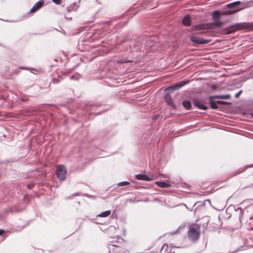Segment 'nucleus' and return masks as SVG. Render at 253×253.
I'll return each instance as SVG.
<instances>
[{
    "mask_svg": "<svg viewBox=\"0 0 253 253\" xmlns=\"http://www.w3.org/2000/svg\"><path fill=\"white\" fill-rule=\"evenodd\" d=\"M199 228L200 226L198 224H196L189 228L188 232V236L191 241H195L199 238L200 235Z\"/></svg>",
    "mask_w": 253,
    "mask_h": 253,
    "instance_id": "obj_1",
    "label": "nucleus"
},
{
    "mask_svg": "<svg viewBox=\"0 0 253 253\" xmlns=\"http://www.w3.org/2000/svg\"><path fill=\"white\" fill-rule=\"evenodd\" d=\"M244 23H237L228 26L226 29H225L224 33L226 34H230L237 31L238 30L244 29Z\"/></svg>",
    "mask_w": 253,
    "mask_h": 253,
    "instance_id": "obj_2",
    "label": "nucleus"
},
{
    "mask_svg": "<svg viewBox=\"0 0 253 253\" xmlns=\"http://www.w3.org/2000/svg\"><path fill=\"white\" fill-rule=\"evenodd\" d=\"M109 253H128L127 251H125L119 246L111 244L109 246Z\"/></svg>",
    "mask_w": 253,
    "mask_h": 253,
    "instance_id": "obj_3",
    "label": "nucleus"
},
{
    "mask_svg": "<svg viewBox=\"0 0 253 253\" xmlns=\"http://www.w3.org/2000/svg\"><path fill=\"white\" fill-rule=\"evenodd\" d=\"M188 81L185 82V81H180L178 83H177L176 84L170 86L169 87L167 88L165 90L169 92L170 93L172 92L174 90H178L180 89L181 87H182L183 86L185 85Z\"/></svg>",
    "mask_w": 253,
    "mask_h": 253,
    "instance_id": "obj_4",
    "label": "nucleus"
},
{
    "mask_svg": "<svg viewBox=\"0 0 253 253\" xmlns=\"http://www.w3.org/2000/svg\"><path fill=\"white\" fill-rule=\"evenodd\" d=\"M190 41L194 43L198 44H205L211 42L210 40H205L203 39H198V37L193 36L190 37Z\"/></svg>",
    "mask_w": 253,
    "mask_h": 253,
    "instance_id": "obj_5",
    "label": "nucleus"
},
{
    "mask_svg": "<svg viewBox=\"0 0 253 253\" xmlns=\"http://www.w3.org/2000/svg\"><path fill=\"white\" fill-rule=\"evenodd\" d=\"M240 3V2L239 1H236L233 2H231L230 3H228L227 4L226 6L229 8H232L233 7L234 8V10L232 11H227L226 13L227 14H232L236 12H238L241 10L242 8H238L237 6Z\"/></svg>",
    "mask_w": 253,
    "mask_h": 253,
    "instance_id": "obj_6",
    "label": "nucleus"
},
{
    "mask_svg": "<svg viewBox=\"0 0 253 253\" xmlns=\"http://www.w3.org/2000/svg\"><path fill=\"white\" fill-rule=\"evenodd\" d=\"M155 176L156 175H135V179L149 181L155 178Z\"/></svg>",
    "mask_w": 253,
    "mask_h": 253,
    "instance_id": "obj_7",
    "label": "nucleus"
},
{
    "mask_svg": "<svg viewBox=\"0 0 253 253\" xmlns=\"http://www.w3.org/2000/svg\"><path fill=\"white\" fill-rule=\"evenodd\" d=\"M178 248L169 247L167 245H164L161 249V252L165 251L166 253H177Z\"/></svg>",
    "mask_w": 253,
    "mask_h": 253,
    "instance_id": "obj_8",
    "label": "nucleus"
},
{
    "mask_svg": "<svg viewBox=\"0 0 253 253\" xmlns=\"http://www.w3.org/2000/svg\"><path fill=\"white\" fill-rule=\"evenodd\" d=\"M44 4V1L43 0H40L36 2L33 7L30 10L31 13H34L39 10Z\"/></svg>",
    "mask_w": 253,
    "mask_h": 253,
    "instance_id": "obj_9",
    "label": "nucleus"
},
{
    "mask_svg": "<svg viewBox=\"0 0 253 253\" xmlns=\"http://www.w3.org/2000/svg\"><path fill=\"white\" fill-rule=\"evenodd\" d=\"M193 104L196 106L197 107L203 110H206L208 109V107L204 104H203L201 101L198 99H195L193 100Z\"/></svg>",
    "mask_w": 253,
    "mask_h": 253,
    "instance_id": "obj_10",
    "label": "nucleus"
},
{
    "mask_svg": "<svg viewBox=\"0 0 253 253\" xmlns=\"http://www.w3.org/2000/svg\"><path fill=\"white\" fill-rule=\"evenodd\" d=\"M67 170L64 165H59L56 167L55 174H66Z\"/></svg>",
    "mask_w": 253,
    "mask_h": 253,
    "instance_id": "obj_11",
    "label": "nucleus"
},
{
    "mask_svg": "<svg viewBox=\"0 0 253 253\" xmlns=\"http://www.w3.org/2000/svg\"><path fill=\"white\" fill-rule=\"evenodd\" d=\"M213 98H215L214 96H210L209 97V102L211 105V107L213 109H216L218 108L217 105V102L213 100Z\"/></svg>",
    "mask_w": 253,
    "mask_h": 253,
    "instance_id": "obj_12",
    "label": "nucleus"
},
{
    "mask_svg": "<svg viewBox=\"0 0 253 253\" xmlns=\"http://www.w3.org/2000/svg\"><path fill=\"white\" fill-rule=\"evenodd\" d=\"M79 5H78L76 2H74L72 4L69 5L67 8V10L68 12H70L73 11H76L78 9Z\"/></svg>",
    "mask_w": 253,
    "mask_h": 253,
    "instance_id": "obj_13",
    "label": "nucleus"
},
{
    "mask_svg": "<svg viewBox=\"0 0 253 253\" xmlns=\"http://www.w3.org/2000/svg\"><path fill=\"white\" fill-rule=\"evenodd\" d=\"M165 101L169 105L173 108H175L176 106L174 104L172 98L169 95H167L165 96Z\"/></svg>",
    "mask_w": 253,
    "mask_h": 253,
    "instance_id": "obj_14",
    "label": "nucleus"
},
{
    "mask_svg": "<svg viewBox=\"0 0 253 253\" xmlns=\"http://www.w3.org/2000/svg\"><path fill=\"white\" fill-rule=\"evenodd\" d=\"M155 184L162 188H169L170 187V184L165 181H156Z\"/></svg>",
    "mask_w": 253,
    "mask_h": 253,
    "instance_id": "obj_15",
    "label": "nucleus"
},
{
    "mask_svg": "<svg viewBox=\"0 0 253 253\" xmlns=\"http://www.w3.org/2000/svg\"><path fill=\"white\" fill-rule=\"evenodd\" d=\"M182 23L186 26H190L191 23L190 17L188 15L185 16L183 19Z\"/></svg>",
    "mask_w": 253,
    "mask_h": 253,
    "instance_id": "obj_16",
    "label": "nucleus"
},
{
    "mask_svg": "<svg viewBox=\"0 0 253 253\" xmlns=\"http://www.w3.org/2000/svg\"><path fill=\"white\" fill-rule=\"evenodd\" d=\"M206 26L205 24H199L192 27L193 30H200L206 28Z\"/></svg>",
    "mask_w": 253,
    "mask_h": 253,
    "instance_id": "obj_17",
    "label": "nucleus"
},
{
    "mask_svg": "<svg viewBox=\"0 0 253 253\" xmlns=\"http://www.w3.org/2000/svg\"><path fill=\"white\" fill-rule=\"evenodd\" d=\"M111 213V211H110V210L106 211H103V212H101L100 213H99V214H98L97 215V217H107L109 215H110Z\"/></svg>",
    "mask_w": 253,
    "mask_h": 253,
    "instance_id": "obj_18",
    "label": "nucleus"
},
{
    "mask_svg": "<svg viewBox=\"0 0 253 253\" xmlns=\"http://www.w3.org/2000/svg\"><path fill=\"white\" fill-rule=\"evenodd\" d=\"M182 105L187 110H190L191 107V102L188 100H184L182 102Z\"/></svg>",
    "mask_w": 253,
    "mask_h": 253,
    "instance_id": "obj_19",
    "label": "nucleus"
},
{
    "mask_svg": "<svg viewBox=\"0 0 253 253\" xmlns=\"http://www.w3.org/2000/svg\"><path fill=\"white\" fill-rule=\"evenodd\" d=\"M130 182L128 181H125L119 182L117 184L118 187L126 186L130 185Z\"/></svg>",
    "mask_w": 253,
    "mask_h": 253,
    "instance_id": "obj_20",
    "label": "nucleus"
},
{
    "mask_svg": "<svg viewBox=\"0 0 253 253\" xmlns=\"http://www.w3.org/2000/svg\"><path fill=\"white\" fill-rule=\"evenodd\" d=\"M215 98L222 99H228L230 97V95L229 94L226 95H214Z\"/></svg>",
    "mask_w": 253,
    "mask_h": 253,
    "instance_id": "obj_21",
    "label": "nucleus"
},
{
    "mask_svg": "<svg viewBox=\"0 0 253 253\" xmlns=\"http://www.w3.org/2000/svg\"><path fill=\"white\" fill-rule=\"evenodd\" d=\"M235 211L238 212H239V218L240 221H241V218L243 215V211L241 208L238 207L235 210Z\"/></svg>",
    "mask_w": 253,
    "mask_h": 253,
    "instance_id": "obj_22",
    "label": "nucleus"
},
{
    "mask_svg": "<svg viewBox=\"0 0 253 253\" xmlns=\"http://www.w3.org/2000/svg\"><path fill=\"white\" fill-rule=\"evenodd\" d=\"M212 18L214 20H218L220 18V15L218 11H214L212 13Z\"/></svg>",
    "mask_w": 253,
    "mask_h": 253,
    "instance_id": "obj_23",
    "label": "nucleus"
},
{
    "mask_svg": "<svg viewBox=\"0 0 253 253\" xmlns=\"http://www.w3.org/2000/svg\"><path fill=\"white\" fill-rule=\"evenodd\" d=\"M208 203L209 204H211V201L210 200H205L204 202H197L196 203H195L194 204V206H195L197 204H199V206H203L204 205H205L206 204V203Z\"/></svg>",
    "mask_w": 253,
    "mask_h": 253,
    "instance_id": "obj_24",
    "label": "nucleus"
},
{
    "mask_svg": "<svg viewBox=\"0 0 253 253\" xmlns=\"http://www.w3.org/2000/svg\"><path fill=\"white\" fill-rule=\"evenodd\" d=\"M213 25L216 27H220L223 25V23L219 21V19L215 20H214V23H213Z\"/></svg>",
    "mask_w": 253,
    "mask_h": 253,
    "instance_id": "obj_25",
    "label": "nucleus"
},
{
    "mask_svg": "<svg viewBox=\"0 0 253 253\" xmlns=\"http://www.w3.org/2000/svg\"><path fill=\"white\" fill-rule=\"evenodd\" d=\"M57 178L61 181L64 180L66 178V175H56Z\"/></svg>",
    "mask_w": 253,
    "mask_h": 253,
    "instance_id": "obj_26",
    "label": "nucleus"
},
{
    "mask_svg": "<svg viewBox=\"0 0 253 253\" xmlns=\"http://www.w3.org/2000/svg\"><path fill=\"white\" fill-rule=\"evenodd\" d=\"M217 102L218 104H220V105L231 104V103L226 102V101H217Z\"/></svg>",
    "mask_w": 253,
    "mask_h": 253,
    "instance_id": "obj_27",
    "label": "nucleus"
},
{
    "mask_svg": "<svg viewBox=\"0 0 253 253\" xmlns=\"http://www.w3.org/2000/svg\"><path fill=\"white\" fill-rule=\"evenodd\" d=\"M79 195V193H75L71 195H70V196L67 197V199H73L75 196H78Z\"/></svg>",
    "mask_w": 253,
    "mask_h": 253,
    "instance_id": "obj_28",
    "label": "nucleus"
},
{
    "mask_svg": "<svg viewBox=\"0 0 253 253\" xmlns=\"http://www.w3.org/2000/svg\"><path fill=\"white\" fill-rule=\"evenodd\" d=\"M79 78H80V75L78 74L76 75L72 76L70 77L71 80H78Z\"/></svg>",
    "mask_w": 253,
    "mask_h": 253,
    "instance_id": "obj_29",
    "label": "nucleus"
},
{
    "mask_svg": "<svg viewBox=\"0 0 253 253\" xmlns=\"http://www.w3.org/2000/svg\"><path fill=\"white\" fill-rule=\"evenodd\" d=\"M242 92V90H240L238 92L235 94V97L237 98L239 97L240 94Z\"/></svg>",
    "mask_w": 253,
    "mask_h": 253,
    "instance_id": "obj_30",
    "label": "nucleus"
},
{
    "mask_svg": "<svg viewBox=\"0 0 253 253\" xmlns=\"http://www.w3.org/2000/svg\"><path fill=\"white\" fill-rule=\"evenodd\" d=\"M52 1L56 4H59L61 2V0H52Z\"/></svg>",
    "mask_w": 253,
    "mask_h": 253,
    "instance_id": "obj_31",
    "label": "nucleus"
},
{
    "mask_svg": "<svg viewBox=\"0 0 253 253\" xmlns=\"http://www.w3.org/2000/svg\"><path fill=\"white\" fill-rule=\"evenodd\" d=\"M247 168V166L245 167L244 168L242 169L239 172V173L243 172L245 169Z\"/></svg>",
    "mask_w": 253,
    "mask_h": 253,
    "instance_id": "obj_32",
    "label": "nucleus"
},
{
    "mask_svg": "<svg viewBox=\"0 0 253 253\" xmlns=\"http://www.w3.org/2000/svg\"><path fill=\"white\" fill-rule=\"evenodd\" d=\"M250 77L249 78H253V70L252 71V72L249 75Z\"/></svg>",
    "mask_w": 253,
    "mask_h": 253,
    "instance_id": "obj_33",
    "label": "nucleus"
},
{
    "mask_svg": "<svg viewBox=\"0 0 253 253\" xmlns=\"http://www.w3.org/2000/svg\"><path fill=\"white\" fill-rule=\"evenodd\" d=\"M208 222H209V220L207 221L206 223H204L203 225V227L206 228L207 227Z\"/></svg>",
    "mask_w": 253,
    "mask_h": 253,
    "instance_id": "obj_34",
    "label": "nucleus"
},
{
    "mask_svg": "<svg viewBox=\"0 0 253 253\" xmlns=\"http://www.w3.org/2000/svg\"><path fill=\"white\" fill-rule=\"evenodd\" d=\"M183 186L184 187H188V188L190 187V186L188 184L185 183H183Z\"/></svg>",
    "mask_w": 253,
    "mask_h": 253,
    "instance_id": "obj_35",
    "label": "nucleus"
},
{
    "mask_svg": "<svg viewBox=\"0 0 253 253\" xmlns=\"http://www.w3.org/2000/svg\"><path fill=\"white\" fill-rule=\"evenodd\" d=\"M5 232L4 230L3 229H0V236L3 234Z\"/></svg>",
    "mask_w": 253,
    "mask_h": 253,
    "instance_id": "obj_36",
    "label": "nucleus"
},
{
    "mask_svg": "<svg viewBox=\"0 0 253 253\" xmlns=\"http://www.w3.org/2000/svg\"><path fill=\"white\" fill-rule=\"evenodd\" d=\"M27 69H28V70H30V71L31 72H33V71H35V70H35V69H34V68H29V69L27 68Z\"/></svg>",
    "mask_w": 253,
    "mask_h": 253,
    "instance_id": "obj_37",
    "label": "nucleus"
},
{
    "mask_svg": "<svg viewBox=\"0 0 253 253\" xmlns=\"http://www.w3.org/2000/svg\"><path fill=\"white\" fill-rule=\"evenodd\" d=\"M33 186H34V185H28L27 186V187H28V188L31 189L33 187Z\"/></svg>",
    "mask_w": 253,
    "mask_h": 253,
    "instance_id": "obj_38",
    "label": "nucleus"
},
{
    "mask_svg": "<svg viewBox=\"0 0 253 253\" xmlns=\"http://www.w3.org/2000/svg\"><path fill=\"white\" fill-rule=\"evenodd\" d=\"M26 225H25L23 226L22 227V228H25V227H26Z\"/></svg>",
    "mask_w": 253,
    "mask_h": 253,
    "instance_id": "obj_39",
    "label": "nucleus"
},
{
    "mask_svg": "<svg viewBox=\"0 0 253 253\" xmlns=\"http://www.w3.org/2000/svg\"><path fill=\"white\" fill-rule=\"evenodd\" d=\"M184 205L186 207V208L188 209V207H187L186 205L184 204Z\"/></svg>",
    "mask_w": 253,
    "mask_h": 253,
    "instance_id": "obj_40",
    "label": "nucleus"
},
{
    "mask_svg": "<svg viewBox=\"0 0 253 253\" xmlns=\"http://www.w3.org/2000/svg\"><path fill=\"white\" fill-rule=\"evenodd\" d=\"M20 211H15L19 212Z\"/></svg>",
    "mask_w": 253,
    "mask_h": 253,
    "instance_id": "obj_41",
    "label": "nucleus"
},
{
    "mask_svg": "<svg viewBox=\"0 0 253 253\" xmlns=\"http://www.w3.org/2000/svg\"><path fill=\"white\" fill-rule=\"evenodd\" d=\"M129 62V61H126L125 62H126V63H127V62Z\"/></svg>",
    "mask_w": 253,
    "mask_h": 253,
    "instance_id": "obj_42",
    "label": "nucleus"
}]
</instances>
